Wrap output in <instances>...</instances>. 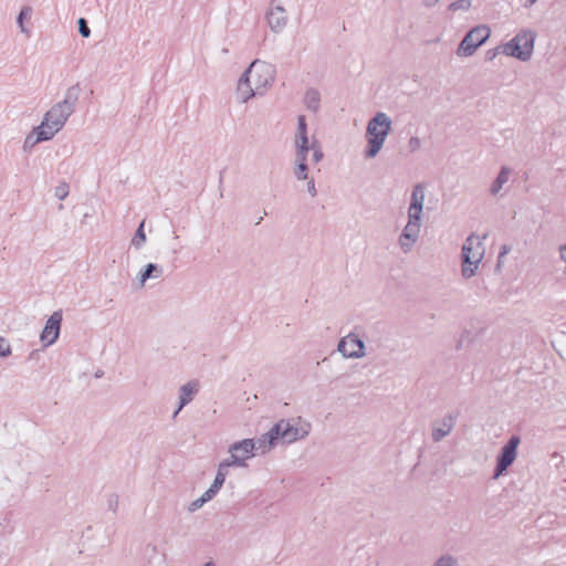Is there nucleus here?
Instances as JSON below:
<instances>
[{"label":"nucleus","mask_w":566,"mask_h":566,"mask_svg":"<svg viewBox=\"0 0 566 566\" xmlns=\"http://www.w3.org/2000/svg\"><path fill=\"white\" fill-rule=\"evenodd\" d=\"M78 84L70 86L62 101L54 103L43 115L40 125L33 127L25 136L22 148L30 151L35 145L53 139L66 125L75 111L78 96Z\"/></svg>","instance_id":"1"},{"label":"nucleus","mask_w":566,"mask_h":566,"mask_svg":"<svg viewBox=\"0 0 566 566\" xmlns=\"http://www.w3.org/2000/svg\"><path fill=\"white\" fill-rule=\"evenodd\" d=\"M274 78L275 71L271 64L259 60L253 61L238 81L237 101L245 104L253 97L263 96L272 86Z\"/></svg>","instance_id":"2"},{"label":"nucleus","mask_w":566,"mask_h":566,"mask_svg":"<svg viewBox=\"0 0 566 566\" xmlns=\"http://www.w3.org/2000/svg\"><path fill=\"white\" fill-rule=\"evenodd\" d=\"M392 128V120L385 112H377L367 123L365 137L367 145L364 149L365 159L376 158Z\"/></svg>","instance_id":"3"},{"label":"nucleus","mask_w":566,"mask_h":566,"mask_svg":"<svg viewBox=\"0 0 566 566\" xmlns=\"http://www.w3.org/2000/svg\"><path fill=\"white\" fill-rule=\"evenodd\" d=\"M484 253L485 248L482 239L478 234H470L465 239L461 250V275L464 279H471L476 274L479 265L484 258Z\"/></svg>","instance_id":"4"},{"label":"nucleus","mask_w":566,"mask_h":566,"mask_svg":"<svg viewBox=\"0 0 566 566\" xmlns=\"http://www.w3.org/2000/svg\"><path fill=\"white\" fill-rule=\"evenodd\" d=\"M536 36L534 30L523 29L509 42L500 45L501 54L527 62L533 55Z\"/></svg>","instance_id":"5"},{"label":"nucleus","mask_w":566,"mask_h":566,"mask_svg":"<svg viewBox=\"0 0 566 566\" xmlns=\"http://www.w3.org/2000/svg\"><path fill=\"white\" fill-rule=\"evenodd\" d=\"M275 434L284 444H292L308 437L312 424L308 420L297 416L281 419L273 426Z\"/></svg>","instance_id":"6"},{"label":"nucleus","mask_w":566,"mask_h":566,"mask_svg":"<svg viewBox=\"0 0 566 566\" xmlns=\"http://www.w3.org/2000/svg\"><path fill=\"white\" fill-rule=\"evenodd\" d=\"M491 34L488 25H478L472 28L460 42L455 53L459 57L472 56L479 46H481Z\"/></svg>","instance_id":"7"},{"label":"nucleus","mask_w":566,"mask_h":566,"mask_svg":"<svg viewBox=\"0 0 566 566\" xmlns=\"http://www.w3.org/2000/svg\"><path fill=\"white\" fill-rule=\"evenodd\" d=\"M337 352L346 359H360L367 355L365 342L357 331L338 340Z\"/></svg>","instance_id":"8"},{"label":"nucleus","mask_w":566,"mask_h":566,"mask_svg":"<svg viewBox=\"0 0 566 566\" xmlns=\"http://www.w3.org/2000/svg\"><path fill=\"white\" fill-rule=\"evenodd\" d=\"M407 217V223L402 228V231L399 234L397 241L400 251L405 254H408L412 251V249L419 241L422 228V218L413 216Z\"/></svg>","instance_id":"9"},{"label":"nucleus","mask_w":566,"mask_h":566,"mask_svg":"<svg viewBox=\"0 0 566 566\" xmlns=\"http://www.w3.org/2000/svg\"><path fill=\"white\" fill-rule=\"evenodd\" d=\"M229 459L235 468L244 469L249 465V461L255 455L253 451V439L247 438L239 441H234L229 444L228 450Z\"/></svg>","instance_id":"10"},{"label":"nucleus","mask_w":566,"mask_h":566,"mask_svg":"<svg viewBox=\"0 0 566 566\" xmlns=\"http://www.w3.org/2000/svg\"><path fill=\"white\" fill-rule=\"evenodd\" d=\"M521 443L518 436H512L501 449L496 458L494 479L501 476L511 467L517 457V448Z\"/></svg>","instance_id":"11"},{"label":"nucleus","mask_w":566,"mask_h":566,"mask_svg":"<svg viewBox=\"0 0 566 566\" xmlns=\"http://www.w3.org/2000/svg\"><path fill=\"white\" fill-rule=\"evenodd\" d=\"M295 158H308V153H312V160L317 164L323 157L324 153L319 142L316 138L310 140L308 136L303 138H294Z\"/></svg>","instance_id":"12"},{"label":"nucleus","mask_w":566,"mask_h":566,"mask_svg":"<svg viewBox=\"0 0 566 566\" xmlns=\"http://www.w3.org/2000/svg\"><path fill=\"white\" fill-rule=\"evenodd\" d=\"M265 20L273 33H281L289 23L287 11L282 4L271 1L265 13Z\"/></svg>","instance_id":"13"},{"label":"nucleus","mask_w":566,"mask_h":566,"mask_svg":"<svg viewBox=\"0 0 566 566\" xmlns=\"http://www.w3.org/2000/svg\"><path fill=\"white\" fill-rule=\"evenodd\" d=\"M62 312L56 311L48 318L45 326L40 335V340L44 347H49L53 345L59 336L61 331L62 323Z\"/></svg>","instance_id":"14"},{"label":"nucleus","mask_w":566,"mask_h":566,"mask_svg":"<svg viewBox=\"0 0 566 566\" xmlns=\"http://www.w3.org/2000/svg\"><path fill=\"white\" fill-rule=\"evenodd\" d=\"M307 158H294L293 176L297 181H306V190L312 198L317 196L315 180L310 176Z\"/></svg>","instance_id":"15"},{"label":"nucleus","mask_w":566,"mask_h":566,"mask_svg":"<svg viewBox=\"0 0 566 566\" xmlns=\"http://www.w3.org/2000/svg\"><path fill=\"white\" fill-rule=\"evenodd\" d=\"M426 200V186L417 184L412 187L410 202L407 209V216L420 217L423 216V207Z\"/></svg>","instance_id":"16"},{"label":"nucleus","mask_w":566,"mask_h":566,"mask_svg":"<svg viewBox=\"0 0 566 566\" xmlns=\"http://www.w3.org/2000/svg\"><path fill=\"white\" fill-rule=\"evenodd\" d=\"M279 443V438L272 427L268 432L263 433L258 439H253V451L255 455H264L270 453Z\"/></svg>","instance_id":"17"},{"label":"nucleus","mask_w":566,"mask_h":566,"mask_svg":"<svg viewBox=\"0 0 566 566\" xmlns=\"http://www.w3.org/2000/svg\"><path fill=\"white\" fill-rule=\"evenodd\" d=\"M455 424V417L453 415H447L443 418L432 423V440L440 442L443 438L450 434Z\"/></svg>","instance_id":"18"},{"label":"nucleus","mask_w":566,"mask_h":566,"mask_svg":"<svg viewBox=\"0 0 566 566\" xmlns=\"http://www.w3.org/2000/svg\"><path fill=\"white\" fill-rule=\"evenodd\" d=\"M198 390L199 385L197 381H189L179 388V405L172 415L174 418H176L180 410L193 399Z\"/></svg>","instance_id":"19"},{"label":"nucleus","mask_w":566,"mask_h":566,"mask_svg":"<svg viewBox=\"0 0 566 566\" xmlns=\"http://www.w3.org/2000/svg\"><path fill=\"white\" fill-rule=\"evenodd\" d=\"M164 269L156 263H148L137 273V280L140 286H145L148 280H159L163 277Z\"/></svg>","instance_id":"20"},{"label":"nucleus","mask_w":566,"mask_h":566,"mask_svg":"<svg viewBox=\"0 0 566 566\" xmlns=\"http://www.w3.org/2000/svg\"><path fill=\"white\" fill-rule=\"evenodd\" d=\"M511 168L507 166H503L496 176L495 180L492 182L490 187V193L492 196H496L502 190L503 186L509 181L511 176Z\"/></svg>","instance_id":"21"},{"label":"nucleus","mask_w":566,"mask_h":566,"mask_svg":"<svg viewBox=\"0 0 566 566\" xmlns=\"http://www.w3.org/2000/svg\"><path fill=\"white\" fill-rule=\"evenodd\" d=\"M303 101L308 111L316 113L321 106V94L315 88H308L304 94Z\"/></svg>","instance_id":"22"},{"label":"nucleus","mask_w":566,"mask_h":566,"mask_svg":"<svg viewBox=\"0 0 566 566\" xmlns=\"http://www.w3.org/2000/svg\"><path fill=\"white\" fill-rule=\"evenodd\" d=\"M31 15H32V8L24 6L21 8V10L17 17V23L19 25V29L25 35H29L30 30L24 25V20L30 19Z\"/></svg>","instance_id":"23"},{"label":"nucleus","mask_w":566,"mask_h":566,"mask_svg":"<svg viewBox=\"0 0 566 566\" xmlns=\"http://www.w3.org/2000/svg\"><path fill=\"white\" fill-rule=\"evenodd\" d=\"M145 227V220L140 222L139 227L137 228L134 237L132 238L130 244L136 250H139L143 248V245L146 242V233L144 231Z\"/></svg>","instance_id":"24"},{"label":"nucleus","mask_w":566,"mask_h":566,"mask_svg":"<svg viewBox=\"0 0 566 566\" xmlns=\"http://www.w3.org/2000/svg\"><path fill=\"white\" fill-rule=\"evenodd\" d=\"M214 497L213 494H211L208 490L198 499L192 501L188 505V512L193 513L201 509L207 502L211 501Z\"/></svg>","instance_id":"25"},{"label":"nucleus","mask_w":566,"mask_h":566,"mask_svg":"<svg viewBox=\"0 0 566 566\" xmlns=\"http://www.w3.org/2000/svg\"><path fill=\"white\" fill-rule=\"evenodd\" d=\"M430 566H459V560L451 554H442Z\"/></svg>","instance_id":"26"},{"label":"nucleus","mask_w":566,"mask_h":566,"mask_svg":"<svg viewBox=\"0 0 566 566\" xmlns=\"http://www.w3.org/2000/svg\"><path fill=\"white\" fill-rule=\"evenodd\" d=\"M472 7V0H455L451 2L448 7L449 11L457 12V11H463L467 12Z\"/></svg>","instance_id":"27"},{"label":"nucleus","mask_w":566,"mask_h":566,"mask_svg":"<svg viewBox=\"0 0 566 566\" xmlns=\"http://www.w3.org/2000/svg\"><path fill=\"white\" fill-rule=\"evenodd\" d=\"M226 479L227 478L224 476V474L217 471L213 482L209 486L208 491L216 496L219 493L222 485L224 484Z\"/></svg>","instance_id":"28"},{"label":"nucleus","mask_w":566,"mask_h":566,"mask_svg":"<svg viewBox=\"0 0 566 566\" xmlns=\"http://www.w3.org/2000/svg\"><path fill=\"white\" fill-rule=\"evenodd\" d=\"M307 135V124L304 115L297 116V128L294 138H303Z\"/></svg>","instance_id":"29"},{"label":"nucleus","mask_w":566,"mask_h":566,"mask_svg":"<svg viewBox=\"0 0 566 566\" xmlns=\"http://www.w3.org/2000/svg\"><path fill=\"white\" fill-rule=\"evenodd\" d=\"M422 147V139L419 136H411L407 142V148L410 154L419 151Z\"/></svg>","instance_id":"30"},{"label":"nucleus","mask_w":566,"mask_h":566,"mask_svg":"<svg viewBox=\"0 0 566 566\" xmlns=\"http://www.w3.org/2000/svg\"><path fill=\"white\" fill-rule=\"evenodd\" d=\"M11 354L12 348L10 343L3 336H0V358L9 357Z\"/></svg>","instance_id":"31"},{"label":"nucleus","mask_w":566,"mask_h":566,"mask_svg":"<svg viewBox=\"0 0 566 566\" xmlns=\"http://www.w3.org/2000/svg\"><path fill=\"white\" fill-rule=\"evenodd\" d=\"M230 468H235V464H233L229 458H226L219 462L217 471L221 472L227 478L229 474Z\"/></svg>","instance_id":"32"},{"label":"nucleus","mask_w":566,"mask_h":566,"mask_svg":"<svg viewBox=\"0 0 566 566\" xmlns=\"http://www.w3.org/2000/svg\"><path fill=\"white\" fill-rule=\"evenodd\" d=\"M78 32L83 38H88L91 35V29L87 25V22L84 18H80L77 21Z\"/></svg>","instance_id":"33"},{"label":"nucleus","mask_w":566,"mask_h":566,"mask_svg":"<svg viewBox=\"0 0 566 566\" xmlns=\"http://www.w3.org/2000/svg\"><path fill=\"white\" fill-rule=\"evenodd\" d=\"M510 251H511V248H510L509 245H506V244H504V245H502V247L500 248V253H499V256H497V266H500V265H501V263H502V259H503L505 255H507V254L510 253Z\"/></svg>","instance_id":"34"},{"label":"nucleus","mask_w":566,"mask_h":566,"mask_svg":"<svg viewBox=\"0 0 566 566\" xmlns=\"http://www.w3.org/2000/svg\"><path fill=\"white\" fill-rule=\"evenodd\" d=\"M69 195L67 186L63 185L56 188L55 196L63 200Z\"/></svg>","instance_id":"35"},{"label":"nucleus","mask_w":566,"mask_h":566,"mask_svg":"<svg viewBox=\"0 0 566 566\" xmlns=\"http://www.w3.org/2000/svg\"><path fill=\"white\" fill-rule=\"evenodd\" d=\"M558 251L560 260L565 263L564 272L566 273V243L560 245Z\"/></svg>","instance_id":"36"},{"label":"nucleus","mask_w":566,"mask_h":566,"mask_svg":"<svg viewBox=\"0 0 566 566\" xmlns=\"http://www.w3.org/2000/svg\"><path fill=\"white\" fill-rule=\"evenodd\" d=\"M440 0H422V6L427 9H431L436 7Z\"/></svg>","instance_id":"37"},{"label":"nucleus","mask_w":566,"mask_h":566,"mask_svg":"<svg viewBox=\"0 0 566 566\" xmlns=\"http://www.w3.org/2000/svg\"><path fill=\"white\" fill-rule=\"evenodd\" d=\"M499 53H501V51H500V46L495 48L494 50H490V51H488L486 55H488V59H489V60H492V59H494Z\"/></svg>","instance_id":"38"},{"label":"nucleus","mask_w":566,"mask_h":566,"mask_svg":"<svg viewBox=\"0 0 566 566\" xmlns=\"http://www.w3.org/2000/svg\"><path fill=\"white\" fill-rule=\"evenodd\" d=\"M537 2V0H527L524 4L525 8H531L533 7L535 3Z\"/></svg>","instance_id":"39"},{"label":"nucleus","mask_w":566,"mask_h":566,"mask_svg":"<svg viewBox=\"0 0 566 566\" xmlns=\"http://www.w3.org/2000/svg\"><path fill=\"white\" fill-rule=\"evenodd\" d=\"M203 566H216L212 562H207Z\"/></svg>","instance_id":"40"}]
</instances>
